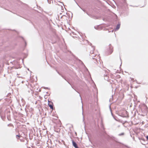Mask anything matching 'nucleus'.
I'll return each instance as SVG.
<instances>
[{
  "mask_svg": "<svg viewBox=\"0 0 148 148\" xmlns=\"http://www.w3.org/2000/svg\"><path fill=\"white\" fill-rule=\"evenodd\" d=\"M21 136L20 135H16V138H18L21 137Z\"/></svg>",
  "mask_w": 148,
  "mask_h": 148,
  "instance_id": "nucleus-6",
  "label": "nucleus"
},
{
  "mask_svg": "<svg viewBox=\"0 0 148 148\" xmlns=\"http://www.w3.org/2000/svg\"><path fill=\"white\" fill-rule=\"evenodd\" d=\"M73 145L75 148H78L77 144L73 140L72 141Z\"/></svg>",
  "mask_w": 148,
  "mask_h": 148,
  "instance_id": "nucleus-1",
  "label": "nucleus"
},
{
  "mask_svg": "<svg viewBox=\"0 0 148 148\" xmlns=\"http://www.w3.org/2000/svg\"><path fill=\"white\" fill-rule=\"evenodd\" d=\"M146 138L147 139V140H148V136H146Z\"/></svg>",
  "mask_w": 148,
  "mask_h": 148,
  "instance_id": "nucleus-7",
  "label": "nucleus"
},
{
  "mask_svg": "<svg viewBox=\"0 0 148 148\" xmlns=\"http://www.w3.org/2000/svg\"><path fill=\"white\" fill-rule=\"evenodd\" d=\"M120 25H119V24L118 25H117L116 27V29L118 30L120 28Z\"/></svg>",
  "mask_w": 148,
  "mask_h": 148,
  "instance_id": "nucleus-5",
  "label": "nucleus"
},
{
  "mask_svg": "<svg viewBox=\"0 0 148 148\" xmlns=\"http://www.w3.org/2000/svg\"><path fill=\"white\" fill-rule=\"evenodd\" d=\"M48 102V105H53V103L52 102L50 101L49 100Z\"/></svg>",
  "mask_w": 148,
  "mask_h": 148,
  "instance_id": "nucleus-3",
  "label": "nucleus"
},
{
  "mask_svg": "<svg viewBox=\"0 0 148 148\" xmlns=\"http://www.w3.org/2000/svg\"><path fill=\"white\" fill-rule=\"evenodd\" d=\"M110 49V53L111 54L112 52L113 51V48L111 45L109 46Z\"/></svg>",
  "mask_w": 148,
  "mask_h": 148,
  "instance_id": "nucleus-2",
  "label": "nucleus"
},
{
  "mask_svg": "<svg viewBox=\"0 0 148 148\" xmlns=\"http://www.w3.org/2000/svg\"><path fill=\"white\" fill-rule=\"evenodd\" d=\"M48 106L50 107L51 109H52V111L53 110V105H48Z\"/></svg>",
  "mask_w": 148,
  "mask_h": 148,
  "instance_id": "nucleus-4",
  "label": "nucleus"
}]
</instances>
